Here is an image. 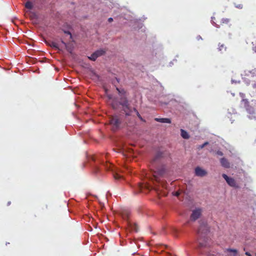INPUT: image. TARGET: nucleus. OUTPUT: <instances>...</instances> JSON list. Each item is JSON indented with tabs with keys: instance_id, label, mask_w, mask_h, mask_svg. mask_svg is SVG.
I'll use <instances>...</instances> for the list:
<instances>
[{
	"instance_id": "1",
	"label": "nucleus",
	"mask_w": 256,
	"mask_h": 256,
	"mask_svg": "<svg viewBox=\"0 0 256 256\" xmlns=\"http://www.w3.org/2000/svg\"><path fill=\"white\" fill-rule=\"evenodd\" d=\"M160 153L158 152L154 157L152 160L150 165V173L149 178L151 184H148L146 182L138 183L137 184L136 192V193L144 192L146 193L150 190H152L157 196V200L159 199V183L160 182Z\"/></svg>"
},
{
	"instance_id": "2",
	"label": "nucleus",
	"mask_w": 256,
	"mask_h": 256,
	"mask_svg": "<svg viewBox=\"0 0 256 256\" xmlns=\"http://www.w3.org/2000/svg\"><path fill=\"white\" fill-rule=\"evenodd\" d=\"M116 90L120 96L119 101L117 102L113 100L112 106L114 109H118V105L122 106V111L126 116H130L132 112V109L127 98L126 92L124 89H120L116 88Z\"/></svg>"
},
{
	"instance_id": "3",
	"label": "nucleus",
	"mask_w": 256,
	"mask_h": 256,
	"mask_svg": "<svg viewBox=\"0 0 256 256\" xmlns=\"http://www.w3.org/2000/svg\"><path fill=\"white\" fill-rule=\"evenodd\" d=\"M240 106L244 107L248 114H249L248 118L250 119L256 120V99L252 100L251 102H250L247 99L243 98L241 101Z\"/></svg>"
},
{
	"instance_id": "4",
	"label": "nucleus",
	"mask_w": 256,
	"mask_h": 256,
	"mask_svg": "<svg viewBox=\"0 0 256 256\" xmlns=\"http://www.w3.org/2000/svg\"><path fill=\"white\" fill-rule=\"evenodd\" d=\"M161 91H162V86H161ZM164 92H161V108L164 106H168V108H170L176 103V100L173 99L172 96L168 94V96H164Z\"/></svg>"
},
{
	"instance_id": "5",
	"label": "nucleus",
	"mask_w": 256,
	"mask_h": 256,
	"mask_svg": "<svg viewBox=\"0 0 256 256\" xmlns=\"http://www.w3.org/2000/svg\"><path fill=\"white\" fill-rule=\"evenodd\" d=\"M110 119V124L112 126V130H116L120 127L122 118L118 116H111Z\"/></svg>"
},
{
	"instance_id": "6",
	"label": "nucleus",
	"mask_w": 256,
	"mask_h": 256,
	"mask_svg": "<svg viewBox=\"0 0 256 256\" xmlns=\"http://www.w3.org/2000/svg\"><path fill=\"white\" fill-rule=\"evenodd\" d=\"M222 177L224 179L228 184L230 186L233 188L238 187V186L237 185L236 182L234 178L230 176H228L225 174H222Z\"/></svg>"
},
{
	"instance_id": "7",
	"label": "nucleus",
	"mask_w": 256,
	"mask_h": 256,
	"mask_svg": "<svg viewBox=\"0 0 256 256\" xmlns=\"http://www.w3.org/2000/svg\"><path fill=\"white\" fill-rule=\"evenodd\" d=\"M194 172L196 176L200 177H203L207 174L206 171L200 166L195 168Z\"/></svg>"
},
{
	"instance_id": "8",
	"label": "nucleus",
	"mask_w": 256,
	"mask_h": 256,
	"mask_svg": "<svg viewBox=\"0 0 256 256\" xmlns=\"http://www.w3.org/2000/svg\"><path fill=\"white\" fill-rule=\"evenodd\" d=\"M201 214V210L200 208H196L194 210L191 214L190 219L192 220H196L199 218Z\"/></svg>"
},
{
	"instance_id": "9",
	"label": "nucleus",
	"mask_w": 256,
	"mask_h": 256,
	"mask_svg": "<svg viewBox=\"0 0 256 256\" xmlns=\"http://www.w3.org/2000/svg\"><path fill=\"white\" fill-rule=\"evenodd\" d=\"M250 76L254 78V76L256 77V68L252 69V70H245L243 74H241V76Z\"/></svg>"
},
{
	"instance_id": "10",
	"label": "nucleus",
	"mask_w": 256,
	"mask_h": 256,
	"mask_svg": "<svg viewBox=\"0 0 256 256\" xmlns=\"http://www.w3.org/2000/svg\"><path fill=\"white\" fill-rule=\"evenodd\" d=\"M220 163L222 166L224 168H229L230 167V162L225 158H222L220 159Z\"/></svg>"
},
{
	"instance_id": "11",
	"label": "nucleus",
	"mask_w": 256,
	"mask_h": 256,
	"mask_svg": "<svg viewBox=\"0 0 256 256\" xmlns=\"http://www.w3.org/2000/svg\"><path fill=\"white\" fill-rule=\"evenodd\" d=\"M121 215L123 219L128 220L130 216V212L127 210H124L121 212Z\"/></svg>"
},
{
	"instance_id": "12",
	"label": "nucleus",
	"mask_w": 256,
	"mask_h": 256,
	"mask_svg": "<svg viewBox=\"0 0 256 256\" xmlns=\"http://www.w3.org/2000/svg\"><path fill=\"white\" fill-rule=\"evenodd\" d=\"M180 136L188 140L190 138V135L184 129L181 128L180 130Z\"/></svg>"
},
{
	"instance_id": "13",
	"label": "nucleus",
	"mask_w": 256,
	"mask_h": 256,
	"mask_svg": "<svg viewBox=\"0 0 256 256\" xmlns=\"http://www.w3.org/2000/svg\"><path fill=\"white\" fill-rule=\"evenodd\" d=\"M49 45L52 48H54L56 50H60V47H59L58 44L54 42H53V41L50 42L49 43Z\"/></svg>"
},
{
	"instance_id": "14",
	"label": "nucleus",
	"mask_w": 256,
	"mask_h": 256,
	"mask_svg": "<svg viewBox=\"0 0 256 256\" xmlns=\"http://www.w3.org/2000/svg\"><path fill=\"white\" fill-rule=\"evenodd\" d=\"M96 56L98 58L102 55H103L105 53V51L103 50H99L94 52Z\"/></svg>"
},
{
	"instance_id": "15",
	"label": "nucleus",
	"mask_w": 256,
	"mask_h": 256,
	"mask_svg": "<svg viewBox=\"0 0 256 256\" xmlns=\"http://www.w3.org/2000/svg\"><path fill=\"white\" fill-rule=\"evenodd\" d=\"M246 76H242V78L243 80V82L245 83V84H246L247 86H249L250 84L251 80L249 78H247Z\"/></svg>"
},
{
	"instance_id": "16",
	"label": "nucleus",
	"mask_w": 256,
	"mask_h": 256,
	"mask_svg": "<svg viewBox=\"0 0 256 256\" xmlns=\"http://www.w3.org/2000/svg\"><path fill=\"white\" fill-rule=\"evenodd\" d=\"M25 7L28 9L31 10L33 8V4L30 1H28L25 4Z\"/></svg>"
},
{
	"instance_id": "17",
	"label": "nucleus",
	"mask_w": 256,
	"mask_h": 256,
	"mask_svg": "<svg viewBox=\"0 0 256 256\" xmlns=\"http://www.w3.org/2000/svg\"><path fill=\"white\" fill-rule=\"evenodd\" d=\"M161 123L170 124L171 120L170 118H161Z\"/></svg>"
},
{
	"instance_id": "18",
	"label": "nucleus",
	"mask_w": 256,
	"mask_h": 256,
	"mask_svg": "<svg viewBox=\"0 0 256 256\" xmlns=\"http://www.w3.org/2000/svg\"><path fill=\"white\" fill-rule=\"evenodd\" d=\"M88 58L93 61H94L96 60V59L98 58L96 54L94 52L90 56H88Z\"/></svg>"
},
{
	"instance_id": "19",
	"label": "nucleus",
	"mask_w": 256,
	"mask_h": 256,
	"mask_svg": "<svg viewBox=\"0 0 256 256\" xmlns=\"http://www.w3.org/2000/svg\"><path fill=\"white\" fill-rule=\"evenodd\" d=\"M134 110L136 112L137 116H138V118L142 120V121H143V122H144V120L142 118L141 116L140 115V114H139L138 112L136 110V108H134Z\"/></svg>"
},
{
	"instance_id": "20",
	"label": "nucleus",
	"mask_w": 256,
	"mask_h": 256,
	"mask_svg": "<svg viewBox=\"0 0 256 256\" xmlns=\"http://www.w3.org/2000/svg\"><path fill=\"white\" fill-rule=\"evenodd\" d=\"M208 142H204L203 144H201V145H200L198 147V148L199 149H202L203 148H204L208 144Z\"/></svg>"
},
{
	"instance_id": "21",
	"label": "nucleus",
	"mask_w": 256,
	"mask_h": 256,
	"mask_svg": "<svg viewBox=\"0 0 256 256\" xmlns=\"http://www.w3.org/2000/svg\"><path fill=\"white\" fill-rule=\"evenodd\" d=\"M230 22V20L227 18H223L221 20V22L222 24H228Z\"/></svg>"
},
{
	"instance_id": "22",
	"label": "nucleus",
	"mask_w": 256,
	"mask_h": 256,
	"mask_svg": "<svg viewBox=\"0 0 256 256\" xmlns=\"http://www.w3.org/2000/svg\"><path fill=\"white\" fill-rule=\"evenodd\" d=\"M218 46L219 47L218 49L219 51H222L223 48H224V50H226V48L224 46V45L223 44H219Z\"/></svg>"
},
{
	"instance_id": "23",
	"label": "nucleus",
	"mask_w": 256,
	"mask_h": 256,
	"mask_svg": "<svg viewBox=\"0 0 256 256\" xmlns=\"http://www.w3.org/2000/svg\"><path fill=\"white\" fill-rule=\"evenodd\" d=\"M216 154L218 156H222L224 154L222 151L218 150L216 152Z\"/></svg>"
},
{
	"instance_id": "24",
	"label": "nucleus",
	"mask_w": 256,
	"mask_h": 256,
	"mask_svg": "<svg viewBox=\"0 0 256 256\" xmlns=\"http://www.w3.org/2000/svg\"><path fill=\"white\" fill-rule=\"evenodd\" d=\"M252 86L253 89L255 90H256V80H253L252 83Z\"/></svg>"
},
{
	"instance_id": "25",
	"label": "nucleus",
	"mask_w": 256,
	"mask_h": 256,
	"mask_svg": "<svg viewBox=\"0 0 256 256\" xmlns=\"http://www.w3.org/2000/svg\"><path fill=\"white\" fill-rule=\"evenodd\" d=\"M114 178L116 180H120L122 178V176L118 174H114Z\"/></svg>"
},
{
	"instance_id": "26",
	"label": "nucleus",
	"mask_w": 256,
	"mask_h": 256,
	"mask_svg": "<svg viewBox=\"0 0 256 256\" xmlns=\"http://www.w3.org/2000/svg\"><path fill=\"white\" fill-rule=\"evenodd\" d=\"M212 18V20H211V22L212 23V24L214 26H215L217 27V28H219V26L216 24L215 22H214V19L215 18L214 17H212L211 18Z\"/></svg>"
},
{
	"instance_id": "27",
	"label": "nucleus",
	"mask_w": 256,
	"mask_h": 256,
	"mask_svg": "<svg viewBox=\"0 0 256 256\" xmlns=\"http://www.w3.org/2000/svg\"><path fill=\"white\" fill-rule=\"evenodd\" d=\"M177 61L176 59L174 58V59L170 61V62H169V64L168 66H172V65H174V62H176Z\"/></svg>"
},
{
	"instance_id": "28",
	"label": "nucleus",
	"mask_w": 256,
	"mask_h": 256,
	"mask_svg": "<svg viewBox=\"0 0 256 256\" xmlns=\"http://www.w3.org/2000/svg\"><path fill=\"white\" fill-rule=\"evenodd\" d=\"M234 6H235L236 8H239V9H242L243 8V6L242 4H235Z\"/></svg>"
},
{
	"instance_id": "29",
	"label": "nucleus",
	"mask_w": 256,
	"mask_h": 256,
	"mask_svg": "<svg viewBox=\"0 0 256 256\" xmlns=\"http://www.w3.org/2000/svg\"><path fill=\"white\" fill-rule=\"evenodd\" d=\"M228 250L229 252H233L234 254L237 253V250L235 249L228 248Z\"/></svg>"
},
{
	"instance_id": "30",
	"label": "nucleus",
	"mask_w": 256,
	"mask_h": 256,
	"mask_svg": "<svg viewBox=\"0 0 256 256\" xmlns=\"http://www.w3.org/2000/svg\"><path fill=\"white\" fill-rule=\"evenodd\" d=\"M160 172H161V176H162L164 172V168L162 166H161Z\"/></svg>"
},
{
	"instance_id": "31",
	"label": "nucleus",
	"mask_w": 256,
	"mask_h": 256,
	"mask_svg": "<svg viewBox=\"0 0 256 256\" xmlns=\"http://www.w3.org/2000/svg\"><path fill=\"white\" fill-rule=\"evenodd\" d=\"M64 32L66 34L70 35V38H72V34H71V33L69 31H66V32Z\"/></svg>"
},
{
	"instance_id": "32",
	"label": "nucleus",
	"mask_w": 256,
	"mask_h": 256,
	"mask_svg": "<svg viewBox=\"0 0 256 256\" xmlns=\"http://www.w3.org/2000/svg\"><path fill=\"white\" fill-rule=\"evenodd\" d=\"M62 43L64 46L65 48H67V44L64 42V40H61Z\"/></svg>"
},
{
	"instance_id": "33",
	"label": "nucleus",
	"mask_w": 256,
	"mask_h": 256,
	"mask_svg": "<svg viewBox=\"0 0 256 256\" xmlns=\"http://www.w3.org/2000/svg\"><path fill=\"white\" fill-rule=\"evenodd\" d=\"M245 254L247 256H252L249 252H246L245 253Z\"/></svg>"
},
{
	"instance_id": "34",
	"label": "nucleus",
	"mask_w": 256,
	"mask_h": 256,
	"mask_svg": "<svg viewBox=\"0 0 256 256\" xmlns=\"http://www.w3.org/2000/svg\"><path fill=\"white\" fill-rule=\"evenodd\" d=\"M231 81H232V83H234H234H237V82H238V83H240V81L237 82V81L234 80H232H232H231Z\"/></svg>"
},
{
	"instance_id": "35",
	"label": "nucleus",
	"mask_w": 256,
	"mask_h": 256,
	"mask_svg": "<svg viewBox=\"0 0 256 256\" xmlns=\"http://www.w3.org/2000/svg\"><path fill=\"white\" fill-rule=\"evenodd\" d=\"M196 39H197V40H202V37L200 36H196Z\"/></svg>"
},
{
	"instance_id": "36",
	"label": "nucleus",
	"mask_w": 256,
	"mask_h": 256,
	"mask_svg": "<svg viewBox=\"0 0 256 256\" xmlns=\"http://www.w3.org/2000/svg\"><path fill=\"white\" fill-rule=\"evenodd\" d=\"M112 20H113V19H112V18H109L108 19V21L109 22H112Z\"/></svg>"
},
{
	"instance_id": "37",
	"label": "nucleus",
	"mask_w": 256,
	"mask_h": 256,
	"mask_svg": "<svg viewBox=\"0 0 256 256\" xmlns=\"http://www.w3.org/2000/svg\"><path fill=\"white\" fill-rule=\"evenodd\" d=\"M155 120L157 122H160V118H156Z\"/></svg>"
},
{
	"instance_id": "38",
	"label": "nucleus",
	"mask_w": 256,
	"mask_h": 256,
	"mask_svg": "<svg viewBox=\"0 0 256 256\" xmlns=\"http://www.w3.org/2000/svg\"><path fill=\"white\" fill-rule=\"evenodd\" d=\"M160 186H161V187H163L164 186V184H163V182H162L161 180V184H160Z\"/></svg>"
},
{
	"instance_id": "39",
	"label": "nucleus",
	"mask_w": 256,
	"mask_h": 256,
	"mask_svg": "<svg viewBox=\"0 0 256 256\" xmlns=\"http://www.w3.org/2000/svg\"><path fill=\"white\" fill-rule=\"evenodd\" d=\"M160 194H161V196L162 195V190H161Z\"/></svg>"
}]
</instances>
